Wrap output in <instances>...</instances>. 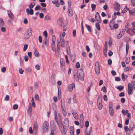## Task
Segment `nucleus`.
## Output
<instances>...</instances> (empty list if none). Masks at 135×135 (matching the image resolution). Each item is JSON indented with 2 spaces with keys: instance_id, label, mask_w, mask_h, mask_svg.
I'll return each mask as SVG.
<instances>
[{
  "instance_id": "1",
  "label": "nucleus",
  "mask_w": 135,
  "mask_h": 135,
  "mask_svg": "<svg viewBox=\"0 0 135 135\" xmlns=\"http://www.w3.org/2000/svg\"><path fill=\"white\" fill-rule=\"evenodd\" d=\"M75 76V78L76 81L79 80V79L81 81L84 80V74L83 70L81 69H78L77 71V73L76 74L74 75Z\"/></svg>"
},
{
  "instance_id": "2",
  "label": "nucleus",
  "mask_w": 135,
  "mask_h": 135,
  "mask_svg": "<svg viewBox=\"0 0 135 135\" xmlns=\"http://www.w3.org/2000/svg\"><path fill=\"white\" fill-rule=\"evenodd\" d=\"M32 32V30L30 28H27L26 33L24 35V38L25 40L29 39L30 36L31 35Z\"/></svg>"
},
{
  "instance_id": "3",
  "label": "nucleus",
  "mask_w": 135,
  "mask_h": 135,
  "mask_svg": "<svg viewBox=\"0 0 135 135\" xmlns=\"http://www.w3.org/2000/svg\"><path fill=\"white\" fill-rule=\"evenodd\" d=\"M57 46L59 47L61 46L62 47H64L65 46V42L64 38V37H61L60 41L58 40L57 41Z\"/></svg>"
},
{
  "instance_id": "4",
  "label": "nucleus",
  "mask_w": 135,
  "mask_h": 135,
  "mask_svg": "<svg viewBox=\"0 0 135 135\" xmlns=\"http://www.w3.org/2000/svg\"><path fill=\"white\" fill-rule=\"evenodd\" d=\"M49 124L46 121H45L43 123L42 127V130L44 133L46 132L48 129Z\"/></svg>"
},
{
  "instance_id": "5",
  "label": "nucleus",
  "mask_w": 135,
  "mask_h": 135,
  "mask_svg": "<svg viewBox=\"0 0 135 135\" xmlns=\"http://www.w3.org/2000/svg\"><path fill=\"white\" fill-rule=\"evenodd\" d=\"M102 97L101 95H99L98 99V106L99 109H101L103 106L102 104Z\"/></svg>"
},
{
  "instance_id": "6",
  "label": "nucleus",
  "mask_w": 135,
  "mask_h": 135,
  "mask_svg": "<svg viewBox=\"0 0 135 135\" xmlns=\"http://www.w3.org/2000/svg\"><path fill=\"white\" fill-rule=\"evenodd\" d=\"M133 87L131 83H128V93L129 94L131 95L133 94Z\"/></svg>"
},
{
  "instance_id": "7",
  "label": "nucleus",
  "mask_w": 135,
  "mask_h": 135,
  "mask_svg": "<svg viewBox=\"0 0 135 135\" xmlns=\"http://www.w3.org/2000/svg\"><path fill=\"white\" fill-rule=\"evenodd\" d=\"M109 112L110 115L111 116H113L114 114V110L113 104L111 102L109 104Z\"/></svg>"
},
{
  "instance_id": "8",
  "label": "nucleus",
  "mask_w": 135,
  "mask_h": 135,
  "mask_svg": "<svg viewBox=\"0 0 135 135\" xmlns=\"http://www.w3.org/2000/svg\"><path fill=\"white\" fill-rule=\"evenodd\" d=\"M109 26L111 30H113V28L116 29L118 27V25L117 24H114L113 21H110L109 23Z\"/></svg>"
},
{
  "instance_id": "9",
  "label": "nucleus",
  "mask_w": 135,
  "mask_h": 135,
  "mask_svg": "<svg viewBox=\"0 0 135 135\" xmlns=\"http://www.w3.org/2000/svg\"><path fill=\"white\" fill-rule=\"evenodd\" d=\"M60 64L61 70L64 72L65 71V63L64 61V60L62 58L60 59Z\"/></svg>"
},
{
  "instance_id": "10",
  "label": "nucleus",
  "mask_w": 135,
  "mask_h": 135,
  "mask_svg": "<svg viewBox=\"0 0 135 135\" xmlns=\"http://www.w3.org/2000/svg\"><path fill=\"white\" fill-rule=\"evenodd\" d=\"M69 125H64L63 126V128L61 129V132L63 135H65L68 129Z\"/></svg>"
},
{
  "instance_id": "11",
  "label": "nucleus",
  "mask_w": 135,
  "mask_h": 135,
  "mask_svg": "<svg viewBox=\"0 0 135 135\" xmlns=\"http://www.w3.org/2000/svg\"><path fill=\"white\" fill-rule=\"evenodd\" d=\"M95 69L96 74L97 75H99L100 73V69L99 63L98 62H96L95 63Z\"/></svg>"
},
{
  "instance_id": "12",
  "label": "nucleus",
  "mask_w": 135,
  "mask_h": 135,
  "mask_svg": "<svg viewBox=\"0 0 135 135\" xmlns=\"http://www.w3.org/2000/svg\"><path fill=\"white\" fill-rule=\"evenodd\" d=\"M113 5L115 9L117 11H118L120 9V6L117 2H115L114 4Z\"/></svg>"
},
{
  "instance_id": "13",
  "label": "nucleus",
  "mask_w": 135,
  "mask_h": 135,
  "mask_svg": "<svg viewBox=\"0 0 135 135\" xmlns=\"http://www.w3.org/2000/svg\"><path fill=\"white\" fill-rule=\"evenodd\" d=\"M75 85L74 83H72L70 84L68 86V89L69 91L71 92L72 91L73 88H75Z\"/></svg>"
},
{
  "instance_id": "14",
  "label": "nucleus",
  "mask_w": 135,
  "mask_h": 135,
  "mask_svg": "<svg viewBox=\"0 0 135 135\" xmlns=\"http://www.w3.org/2000/svg\"><path fill=\"white\" fill-rule=\"evenodd\" d=\"M38 125L37 122H34L33 124V131L36 132L38 130Z\"/></svg>"
},
{
  "instance_id": "15",
  "label": "nucleus",
  "mask_w": 135,
  "mask_h": 135,
  "mask_svg": "<svg viewBox=\"0 0 135 135\" xmlns=\"http://www.w3.org/2000/svg\"><path fill=\"white\" fill-rule=\"evenodd\" d=\"M124 30H122V31L120 32L117 35V38L118 39L120 38L124 34Z\"/></svg>"
},
{
  "instance_id": "16",
  "label": "nucleus",
  "mask_w": 135,
  "mask_h": 135,
  "mask_svg": "<svg viewBox=\"0 0 135 135\" xmlns=\"http://www.w3.org/2000/svg\"><path fill=\"white\" fill-rule=\"evenodd\" d=\"M57 23L61 26H62L63 25L64 22L63 19L62 18H60L58 19Z\"/></svg>"
},
{
  "instance_id": "17",
  "label": "nucleus",
  "mask_w": 135,
  "mask_h": 135,
  "mask_svg": "<svg viewBox=\"0 0 135 135\" xmlns=\"http://www.w3.org/2000/svg\"><path fill=\"white\" fill-rule=\"evenodd\" d=\"M72 114L75 119L77 120L78 119V116L77 112L75 110H73L72 112Z\"/></svg>"
},
{
  "instance_id": "18",
  "label": "nucleus",
  "mask_w": 135,
  "mask_h": 135,
  "mask_svg": "<svg viewBox=\"0 0 135 135\" xmlns=\"http://www.w3.org/2000/svg\"><path fill=\"white\" fill-rule=\"evenodd\" d=\"M26 12L28 15L30 14L31 15H32L33 14V10L32 9H31L30 10L28 8H27L26 9Z\"/></svg>"
},
{
  "instance_id": "19",
  "label": "nucleus",
  "mask_w": 135,
  "mask_h": 135,
  "mask_svg": "<svg viewBox=\"0 0 135 135\" xmlns=\"http://www.w3.org/2000/svg\"><path fill=\"white\" fill-rule=\"evenodd\" d=\"M95 18L98 21V22H101V20L100 19V16L98 12H97L95 15Z\"/></svg>"
},
{
  "instance_id": "20",
  "label": "nucleus",
  "mask_w": 135,
  "mask_h": 135,
  "mask_svg": "<svg viewBox=\"0 0 135 135\" xmlns=\"http://www.w3.org/2000/svg\"><path fill=\"white\" fill-rule=\"evenodd\" d=\"M133 126L132 124H129L128 130L129 131V133H127L126 135H130L131 133V131L133 129Z\"/></svg>"
},
{
  "instance_id": "21",
  "label": "nucleus",
  "mask_w": 135,
  "mask_h": 135,
  "mask_svg": "<svg viewBox=\"0 0 135 135\" xmlns=\"http://www.w3.org/2000/svg\"><path fill=\"white\" fill-rule=\"evenodd\" d=\"M70 131L71 135H74V129L73 126H71L70 128Z\"/></svg>"
},
{
  "instance_id": "22",
  "label": "nucleus",
  "mask_w": 135,
  "mask_h": 135,
  "mask_svg": "<svg viewBox=\"0 0 135 135\" xmlns=\"http://www.w3.org/2000/svg\"><path fill=\"white\" fill-rule=\"evenodd\" d=\"M48 39L47 38H45L43 43L42 47H43L44 45L46 46H47L48 45Z\"/></svg>"
},
{
  "instance_id": "23",
  "label": "nucleus",
  "mask_w": 135,
  "mask_h": 135,
  "mask_svg": "<svg viewBox=\"0 0 135 135\" xmlns=\"http://www.w3.org/2000/svg\"><path fill=\"white\" fill-rule=\"evenodd\" d=\"M52 3L53 4H55L56 6L59 7L60 6V3L59 1L57 0H56V1H53L52 2Z\"/></svg>"
},
{
  "instance_id": "24",
  "label": "nucleus",
  "mask_w": 135,
  "mask_h": 135,
  "mask_svg": "<svg viewBox=\"0 0 135 135\" xmlns=\"http://www.w3.org/2000/svg\"><path fill=\"white\" fill-rule=\"evenodd\" d=\"M8 14L9 16L12 19L13 18V15L11 11H8Z\"/></svg>"
},
{
  "instance_id": "25",
  "label": "nucleus",
  "mask_w": 135,
  "mask_h": 135,
  "mask_svg": "<svg viewBox=\"0 0 135 135\" xmlns=\"http://www.w3.org/2000/svg\"><path fill=\"white\" fill-rule=\"evenodd\" d=\"M65 103L64 101V100L63 99H62L61 100V108H65Z\"/></svg>"
},
{
  "instance_id": "26",
  "label": "nucleus",
  "mask_w": 135,
  "mask_h": 135,
  "mask_svg": "<svg viewBox=\"0 0 135 135\" xmlns=\"http://www.w3.org/2000/svg\"><path fill=\"white\" fill-rule=\"evenodd\" d=\"M62 113L64 116L65 117L67 115V112L65 110V108H62Z\"/></svg>"
},
{
  "instance_id": "27",
  "label": "nucleus",
  "mask_w": 135,
  "mask_h": 135,
  "mask_svg": "<svg viewBox=\"0 0 135 135\" xmlns=\"http://www.w3.org/2000/svg\"><path fill=\"white\" fill-rule=\"evenodd\" d=\"M69 13L68 15L69 16H73V11L71 10V8H69L68 9Z\"/></svg>"
},
{
  "instance_id": "28",
  "label": "nucleus",
  "mask_w": 135,
  "mask_h": 135,
  "mask_svg": "<svg viewBox=\"0 0 135 135\" xmlns=\"http://www.w3.org/2000/svg\"><path fill=\"white\" fill-rule=\"evenodd\" d=\"M34 54L35 57H38L40 56L38 52L36 49L35 50Z\"/></svg>"
},
{
  "instance_id": "29",
  "label": "nucleus",
  "mask_w": 135,
  "mask_h": 135,
  "mask_svg": "<svg viewBox=\"0 0 135 135\" xmlns=\"http://www.w3.org/2000/svg\"><path fill=\"white\" fill-rule=\"evenodd\" d=\"M91 128L88 131L86 129L85 131V135H90L91 131Z\"/></svg>"
},
{
  "instance_id": "30",
  "label": "nucleus",
  "mask_w": 135,
  "mask_h": 135,
  "mask_svg": "<svg viewBox=\"0 0 135 135\" xmlns=\"http://www.w3.org/2000/svg\"><path fill=\"white\" fill-rule=\"evenodd\" d=\"M121 76L122 79L123 81H125L127 77V76L125 75L124 74H122Z\"/></svg>"
},
{
  "instance_id": "31",
  "label": "nucleus",
  "mask_w": 135,
  "mask_h": 135,
  "mask_svg": "<svg viewBox=\"0 0 135 135\" xmlns=\"http://www.w3.org/2000/svg\"><path fill=\"white\" fill-rule=\"evenodd\" d=\"M129 13L130 15H132L133 16H134L135 15V8L133 9L131 12L130 10H129Z\"/></svg>"
},
{
  "instance_id": "32",
  "label": "nucleus",
  "mask_w": 135,
  "mask_h": 135,
  "mask_svg": "<svg viewBox=\"0 0 135 135\" xmlns=\"http://www.w3.org/2000/svg\"><path fill=\"white\" fill-rule=\"evenodd\" d=\"M64 124H65V125H68L69 123V120L68 118H65L64 120Z\"/></svg>"
},
{
  "instance_id": "33",
  "label": "nucleus",
  "mask_w": 135,
  "mask_h": 135,
  "mask_svg": "<svg viewBox=\"0 0 135 135\" xmlns=\"http://www.w3.org/2000/svg\"><path fill=\"white\" fill-rule=\"evenodd\" d=\"M31 102L32 104V106L33 107H35V105L34 102V99L33 97H31Z\"/></svg>"
},
{
  "instance_id": "34",
  "label": "nucleus",
  "mask_w": 135,
  "mask_h": 135,
  "mask_svg": "<svg viewBox=\"0 0 135 135\" xmlns=\"http://www.w3.org/2000/svg\"><path fill=\"white\" fill-rule=\"evenodd\" d=\"M132 68L130 67H127L124 69V71L127 72L128 71H131L132 70Z\"/></svg>"
},
{
  "instance_id": "35",
  "label": "nucleus",
  "mask_w": 135,
  "mask_h": 135,
  "mask_svg": "<svg viewBox=\"0 0 135 135\" xmlns=\"http://www.w3.org/2000/svg\"><path fill=\"white\" fill-rule=\"evenodd\" d=\"M128 10L129 11V8H127V7H125L123 10L122 11V12L123 13H125Z\"/></svg>"
},
{
  "instance_id": "36",
  "label": "nucleus",
  "mask_w": 135,
  "mask_h": 135,
  "mask_svg": "<svg viewBox=\"0 0 135 135\" xmlns=\"http://www.w3.org/2000/svg\"><path fill=\"white\" fill-rule=\"evenodd\" d=\"M4 25V22L2 19H0V27H1Z\"/></svg>"
},
{
  "instance_id": "37",
  "label": "nucleus",
  "mask_w": 135,
  "mask_h": 135,
  "mask_svg": "<svg viewBox=\"0 0 135 135\" xmlns=\"http://www.w3.org/2000/svg\"><path fill=\"white\" fill-rule=\"evenodd\" d=\"M80 120L81 122L80 123H81V122H82L83 123L84 120V118L83 114H80Z\"/></svg>"
},
{
  "instance_id": "38",
  "label": "nucleus",
  "mask_w": 135,
  "mask_h": 135,
  "mask_svg": "<svg viewBox=\"0 0 135 135\" xmlns=\"http://www.w3.org/2000/svg\"><path fill=\"white\" fill-rule=\"evenodd\" d=\"M35 3L34 2H32L29 5V8L30 9H32L33 7L34 6Z\"/></svg>"
},
{
  "instance_id": "39",
  "label": "nucleus",
  "mask_w": 135,
  "mask_h": 135,
  "mask_svg": "<svg viewBox=\"0 0 135 135\" xmlns=\"http://www.w3.org/2000/svg\"><path fill=\"white\" fill-rule=\"evenodd\" d=\"M122 113L124 115H126L127 113H128V110H125L124 109H123L122 110Z\"/></svg>"
},
{
  "instance_id": "40",
  "label": "nucleus",
  "mask_w": 135,
  "mask_h": 135,
  "mask_svg": "<svg viewBox=\"0 0 135 135\" xmlns=\"http://www.w3.org/2000/svg\"><path fill=\"white\" fill-rule=\"evenodd\" d=\"M95 26L97 28L99 31L100 30V28L99 24L98 23H96L95 24Z\"/></svg>"
},
{
  "instance_id": "41",
  "label": "nucleus",
  "mask_w": 135,
  "mask_h": 135,
  "mask_svg": "<svg viewBox=\"0 0 135 135\" xmlns=\"http://www.w3.org/2000/svg\"><path fill=\"white\" fill-rule=\"evenodd\" d=\"M91 7L93 11H94L95 10L96 7V5L94 4H92L91 5Z\"/></svg>"
},
{
  "instance_id": "42",
  "label": "nucleus",
  "mask_w": 135,
  "mask_h": 135,
  "mask_svg": "<svg viewBox=\"0 0 135 135\" xmlns=\"http://www.w3.org/2000/svg\"><path fill=\"white\" fill-rule=\"evenodd\" d=\"M35 98L36 100H37L39 101H40L39 99V97L38 95L37 94H36L35 95Z\"/></svg>"
},
{
  "instance_id": "43",
  "label": "nucleus",
  "mask_w": 135,
  "mask_h": 135,
  "mask_svg": "<svg viewBox=\"0 0 135 135\" xmlns=\"http://www.w3.org/2000/svg\"><path fill=\"white\" fill-rule=\"evenodd\" d=\"M28 45L26 44H25L24 45L23 50L24 51H25L26 50L28 47Z\"/></svg>"
},
{
  "instance_id": "44",
  "label": "nucleus",
  "mask_w": 135,
  "mask_h": 135,
  "mask_svg": "<svg viewBox=\"0 0 135 135\" xmlns=\"http://www.w3.org/2000/svg\"><path fill=\"white\" fill-rule=\"evenodd\" d=\"M44 36H45V38H47V32L45 31H44L43 33Z\"/></svg>"
},
{
  "instance_id": "45",
  "label": "nucleus",
  "mask_w": 135,
  "mask_h": 135,
  "mask_svg": "<svg viewBox=\"0 0 135 135\" xmlns=\"http://www.w3.org/2000/svg\"><path fill=\"white\" fill-rule=\"evenodd\" d=\"M85 26H86V27L88 29V30L89 32H90L91 31V29L90 26L89 25H88L87 24L85 25Z\"/></svg>"
},
{
  "instance_id": "46",
  "label": "nucleus",
  "mask_w": 135,
  "mask_h": 135,
  "mask_svg": "<svg viewBox=\"0 0 135 135\" xmlns=\"http://www.w3.org/2000/svg\"><path fill=\"white\" fill-rule=\"evenodd\" d=\"M129 45L127 44L126 45V55H127L128 52V50L129 49Z\"/></svg>"
},
{
  "instance_id": "47",
  "label": "nucleus",
  "mask_w": 135,
  "mask_h": 135,
  "mask_svg": "<svg viewBox=\"0 0 135 135\" xmlns=\"http://www.w3.org/2000/svg\"><path fill=\"white\" fill-rule=\"evenodd\" d=\"M30 106H29L28 110V111L29 112L31 113L32 112V107L31 105V103H30L29 104Z\"/></svg>"
},
{
  "instance_id": "48",
  "label": "nucleus",
  "mask_w": 135,
  "mask_h": 135,
  "mask_svg": "<svg viewBox=\"0 0 135 135\" xmlns=\"http://www.w3.org/2000/svg\"><path fill=\"white\" fill-rule=\"evenodd\" d=\"M124 87L122 86L121 85L120 86H118L117 88L120 90H123V89Z\"/></svg>"
},
{
  "instance_id": "49",
  "label": "nucleus",
  "mask_w": 135,
  "mask_h": 135,
  "mask_svg": "<svg viewBox=\"0 0 135 135\" xmlns=\"http://www.w3.org/2000/svg\"><path fill=\"white\" fill-rule=\"evenodd\" d=\"M101 90L104 92L106 93L107 92L106 88L105 86H104L102 88Z\"/></svg>"
},
{
  "instance_id": "50",
  "label": "nucleus",
  "mask_w": 135,
  "mask_h": 135,
  "mask_svg": "<svg viewBox=\"0 0 135 135\" xmlns=\"http://www.w3.org/2000/svg\"><path fill=\"white\" fill-rule=\"evenodd\" d=\"M130 61V58L129 57H128L126 59L125 62L126 64H128Z\"/></svg>"
},
{
  "instance_id": "51",
  "label": "nucleus",
  "mask_w": 135,
  "mask_h": 135,
  "mask_svg": "<svg viewBox=\"0 0 135 135\" xmlns=\"http://www.w3.org/2000/svg\"><path fill=\"white\" fill-rule=\"evenodd\" d=\"M4 100L6 101H8L9 99V96L8 95H7L4 98Z\"/></svg>"
},
{
  "instance_id": "52",
  "label": "nucleus",
  "mask_w": 135,
  "mask_h": 135,
  "mask_svg": "<svg viewBox=\"0 0 135 135\" xmlns=\"http://www.w3.org/2000/svg\"><path fill=\"white\" fill-rule=\"evenodd\" d=\"M50 16L48 15L45 16L44 18V19L46 20H48L50 19Z\"/></svg>"
},
{
  "instance_id": "53",
  "label": "nucleus",
  "mask_w": 135,
  "mask_h": 135,
  "mask_svg": "<svg viewBox=\"0 0 135 135\" xmlns=\"http://www.w3.org/2000/svg\"><path fill=\"white\" fill-rule=\"evenodd\" d=\"M6 70V68L5 67H3L1 69V71L2 72L4 73Z\"/></svg>"
},
{
  "instance_id": "54",
  "label": "nucleus",
  "mask_w": 135,
  "mask_h": 135,
  "mask_svg": "<svg viewBox=\"0 0 135 135\" xmlns=\"http://www.w3.org/2000/svg\"><path fill=\"white\" fill-rule=\"evenodd\" d=\"M19 71L20 74H22L24 72V70L21 68H20L19 69Z\"/></svg>"
},
{
  "instance_id": "55",
  "label": "nucleus",
  "mask_w": 135,
  "mask_h": 135,
  "mask_svg": "<svg viewBox=\"0 0 135 135\" xmlns=\"http://www.w3.org/2000/svg\"><path fill=\"white\" fill-rule=\"evenodd\" d=\"M18 105L17 104L14 105L13 107V108L14 109H16L18 108Z\"/></svg>"
},
{
  "instance_id": "56",
  "label": "nucleus",
  "mask_w": 135,
  "mask_h": 135,
  "mask_svg": "<svg viewBox=\"0 0 135 135\" xmlns=\"http://www.w3.org/2000/svg\"><path fill=\"white\" fill-rule=\"evenodd\" d=\"M107 49H104L103 52H104V54L105 56H107Z\"/></svg>"
},
{
  "instance_id": "57",
  "label": "nucleus",
  "mask_w": 135,
  "mask_h": 135,
  "mask_svg": "<svg viewBox=\"0 0 135 135\" xmlns=\"http://www.w3.org/2000/svg\"><path fill=\"white\" fill-rule=\"evenodd\" d=\"M89 126V122L88 121H86L85 122V126L86 127H88Z\"/></svg>"
},
{
  "instance_id": "58",
  "label": "nucleus",
  "mask_w": 135,
  "mask_h": 135,
  "mask_svg": "<svg viewBox=\"0 0 135 135\" xmlns=\"http://www.w3.org/2000/svg\"><path fill=\"white\" fill-rule=\"evenodd\" d=\"M26 70L28 73H29L31 71V69L30 68L28 67L26 68Z\"/></svg>"
},
{
  "instance_id": "59",
  "label": "nucleus",
  "mask_w": 135,
  "mask_h": 135,
  "mask_svg": "<svg viewBox=\"0 0 135 135\" xmlns=\"http://www.w3.org/2000/svg\"><path fill=\"white\" fill-rule=\"evenodd\" d=\"M71 59L72 61H74L75 58V56H71Z\"/></svg>"
},
{
  "instance_id": "60",
  "label": "nucleus",
  "mask_w": 135,
  "mask_h": 135,
  "mask_svg": "<svg viewBox=\"0 0 135 135\" xmlns=\"http://www.w3.org/2000/svg\"><path fill=\"white\" fill-rule=\"evenodd\" d=\"M38 40L40 43L42 42V37L41 36H39L38 37Z\"/></svg>"
},
{
  "instance_id": "61",
  "label": "nucleus",
  "mask_w": 135,
  "mask_h": 135,
  "mask_svg": "<svg viewBox=\"0 0 135 135\" xmlns=\"http://www.w3.org/2000/svg\"><path fill=\"white\" fill-rule=\"evenodd\" d=\"M1 30L2 32H5L6 31V28L3 27H2L1 28Z\"/></svg>"
},
{
  "instance_id": "62",
  "label": "nucleus",
  "mask_w": 135,
  "mask_h": 135,
  "mask_svg": "<svg viewBox=\"0 0 135 135\" xmlns=\"http://www.w3.org/2000/svg\"><path fill=\"white\" fill-rule=\"evenodd\" d=\"M35 68L36 69L39 70L40 69V66L39 65H36L35 66Z\"/></svg>"
},
{
  "instance_id": "63",
  "label": "nucleus",
  "mask_w": 135,
  "mask_h": 135,
  "mask_svg": "<svg viewBox=\"0 0 135 135\" xmlns=\"http://www.w3.org/2000/svg\"><path fill=\"white\" fill-rule=\"evenodd\" d=\"M124 93L123 92H121L119 95V96L120 97H122L124 96Z\"/></svg>"
},
{
  "instance_id": "64",
  "label": "nucleus",
  "mask_w": 135,
  "mask_h": 135,
  "mask_svg": "<svg viewBox=\"0 0 135 135\" xmlns=\"http://www.w3.org/2000/svg\"><path fill=\"white\" fill-rule=\"evenodd\" d=\"M103 99L105 101H107V96L105 95H104L103 96Z\"/></svg>"
}]
</instances>
